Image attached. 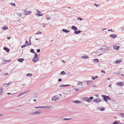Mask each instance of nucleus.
I'll list each match as a JSON object with an SVG mask.
<instances>
[{"label":"nucleus","instance_id":"nucleus-1","mask_svg":"<svg viewBox=\"0 0 124 124\" xmlns=\"http://www.w3.org/2000/svg\"><path fill=\"white\" fill-rule=\"evenodd\" d=\"M109 47H108L106 46H103L101 48L100 50L102 51H107L108 50L110 49Z\"/></svg>","mask_w":124,"mask_h":124},{"label":"nucleus","instance_id":"nucleus-2","mask_svg":"<svg viewBox=\"0 0 124 124\" xmlns=\"http://www.w3.org/2000/svg\"><path fill=\"white\" fill-rule=\"evenodd\" d=\"M38 55L37 54L35 53L34 58L32 59V61L34 62H35L39 60V57H38Z\"/></svg>","mask_w":124,"mask_h":124},{"label":"nucleus","instance_id":"nucleus-3","mask_svg":"<svg viewBox=\"0 0 124 124\" xmlns=\"http://www.w3.org/2000/svg\"><path fill=\"white\" fill-rule=\"evenodd\" d=\"M41 112V111H40V110L37 111H35L34 112H33L31 113L30 114L32 115H37L39 114Z\"/></svg>","mask_w":124,"mask_h":124},{"label":"nucleus","instance_id":"nucleus-4","mask_svg":"<svg viewBox=\"0 0 124 124\" xmlns=\"http://www.w3.org/2000/svg\"><path fill=\"white\" fill-rule=\"evenodd\" d=\"M82 99L84 101H87L88 102H89L91 101V100L87 97H83L82 98Z\"/></svg>","mask_w":124,"mask_h":124},{"label":"nucleus","instance_id":"nucleus-5","mask_svg":"<svg viewBox=\"0 0 124 124\" xmlns=\"http://www.w3.org/2000/svg\"><path fill=\"white\" fill-rule=\"evenodd\" d=\"M102 100L101 99H100L99 98H97L96 99H94L93 101L97 103H98L100 102Z\"/></svg>","mask_w":124,"mask_h":124},{"label":"nucleus","instance_id":"nucleus-6","mask_svg":"<svg viewBox=\"0 0 124 124\" xmlns=\"http://www.w3.org/2000/svg\"><path fill=\"white\" fill-rule=\"evenodd\" d=\"M37 15L39 16H42L43 15V14H41V11H39L38 10H37Z\"/></svg>","mask_w":124,"mask_h":124},{"label":"nucleus","instance_id":"nucleus-7","mask_svg":"<svg viewBox=\"0 0 124 124\" xmlns=\"http://www.w3.org/2000/svg\"><path fill=\"white\" fill-rule=\"evenodd\" d=\"M58 99V98L56 96H54L52 98L51 100L56 101Z\"/></svg>","mask_w":124,"mask_h":124},{"label":"nucleus","instance_id":"nucleus-8","mask_svg":"<svg viewBox=\"0 0 124 124\" xmlns=\"http://www.w3.org/2000/svg\"><path fill=\"white\" fill-rule=\"evenodd\" d=\"M97 108L98 109L101 111H103L105 110V108L104 107H98Z\"/></svg>","mask_w":124,"mask_h":124},{"label":"nucleus","instance_id":"nucleus-9","mask_svg":"<svg viewBox=\"0 0 124 124\" xmlns=\"http://www.w3.org/2000/svg\"><path fill=\"white\" fill-rule=\"evenodd\" d=\"M92 82V80H87L86 82L87 85H88L91 84Z\"/></svg>","mask_w":124,"mask_h":124},{"label":"nucleus","instance_id":"nucleus-10","mask_svg":"<svg viewBox=\"0 0 124 124\" xmlns=\"http://www.w3.org/2000/svg\"><path fill=\"white\" fill-rule=\"evenodd\" d=\"M124 83L121 82H118L117 83V85L118 86H122L124 85Z\"/></svg>","mask_w":124,"mask_h":124},{"label":"nucleus","instance_id":"nucleus-11","mask_svg":"<svg viewBox=\"0 0 124 124\" xmlns=\"http://www.w3.org/2000/svg\"><path fill=\"white\" fill-rule=\"evenodd\" d=\"M72 29L74 30L75 31H76L78 30V29L76 27L74 26H72L71 27Z\"/></svg>","mask_w":124,"mask_h":124},{"label":"nucleus","instance_id":"nucleus-12","mask_svg":"<svg viewBox=\"0 0 124 124\" xmlns=\"http://www.w3.org/2000/svg\"><path fill=\"white\" fill-rule=\"evenodd\" d=\"M102 96L104 100L106 102H107L108 101L107 100V96L105 95H102Z\"/></svg>","mask_w":124,"mask_h":124},{"label":"nucleus","instance_id":"nucleus-13","mask_svg":"<svg viewBox=\"0 0 124 124\" xmlns=\"http://www.w3.org/2000/svg\"><path fill=\"white\" fill-rule=\"evenodd\" d=\"M72 102L77 104H79L81 102V101L78 100L74 101H72Z\"/></svg>","mask_w":124,"mask_h":124},{"label":"nucleus","instance_id":"nucleus-14","mask_svg":"<svg viewBox=\"0 0 124 124\" xmlns=\"http://www.w3.org/2000/svg\"><path fill=\"white\" fill-rule=\"evenodd\" d=\"M119 48V46H114L113 47V48L116 50H118Z\"/></svg>","mask_w":124,"mask_h":124},{"label":"nucleus","instance_id":"nucleus-15","mask_svg":"<svg viewBox=\"0 0 124 124\" xmlns=\"http://www.w3.org/2000/svg\"><path fill=\"white\" fill-rule=\"evenodd\" d=\"M3 92V89L1 87L0 88V96L1 95Z\"/></svg>","mask_w":124,"mask_h":124},{"label":"nucleus","instance_id":"nucleus-16","mask_svg":"<svg viewBox=\"0 0 124 124\" xmlns=\"http://www.w3.org/2000/svg\"><path fill=\"white\" fill-rule=\"evenodd\" d=\"M3 60L4 61V64H5L7 62H9L11 61L10 60H5L3 59Z\"/></svg>","mask_w":124,"mask_h":124},{"label":"nucleus","instance_id":"nucleus-17","mask_svg":"<svg viewBox=\"0 0 124 124\" xmlns=\"http://www.w3.org/2000/svg\"><path fill=\"white\" fill-rule=\"evenodd\" d=\"M29 91H26L25 92H24V93H23H23H20V94H19V95L17 96V97H19L20 96H21V95L23 94H24L26 93H27Z\"/></svg>","mask_w":124,"mask_h":124},{"label":"nucleus","instance_id":"nucleus-18","mask_svg":"<svg viewBox=\"0 0 124 124\" xmlns=\"http://www.w3.org/2000/svg\"><path fill=\"white\" fill-rule=\"evenodd\" d=\"M31 13V12L30 11H25L24 12L25 14L27 15L30 14Z\"/></svg>","mask_w":124,"mask_h":124},{"label":"nucleus","instance_id":"nucleus-19","mask_svg":"<svg viewBox=\"0 0 124 124\" xmlns=\"http://www.w3.org/2000/svg\"><path fill=\"white\" fill-rule=\"evenodd\" d=\"M24 60V59L23 58H20L19 59H18L17 60V61H18L19 62H22Z\"/></svg>","mask_w":124,"mask_h":124},{"label":"nucleus","instance_id":"nucleus-20","mask_svg":"<svg viewBox=\"0 0 124 124\" xmlns=\"http://www.w3.org/2000/svg\"><path fill=\"white\" fill-rule=\"evenodd\" d=\"M110 36L112 38H115L116 37L117 35H116L112 34L110 35Z\"/></svg>","mask_w":124,"mask_h":124},{"label":"nucleus","instance_id":"nucleus-21","mask_svg":"<svg viewBox=\"0 0 124 124\" xmlns=\"http://www.w3.org/2000/svg\"><path fill=\"white\" fill-rule=\"evenodd\" d=\"M3 49L5 50L7 52H8L9 51V49L6 47H3Z\"/></svg>","mask_w":124,"mask_h":124},{"label":"nucleus","instance_id":"nucleus-22","mask_svg":"<svg viewBox=\"0 0 124 124\" xmlns=\"http://www.w3.org/2000/svg\"><path fill=\"white\" fill-rule=\"evenodd\" d=\"M51 107L50 106H43V108H45L46 109L49 108Z\"/></svg>","mask_w":124,"mask_h":124},{"label":"nucleus","instance_id":"nucleus-23","mask_svg":"<svg viewBox=\"0 0 124 124\" xmlns=\"http://www.w3.org/2000/svg\"><path fill=\"white\" fill-rule=\"evenodd\" d=\"M70 85H60L59 86L60 87H65L66 86H69Z\"/></svg>","mask_w":124,"mask_h":124},{"label":"nucleus","instance_id":"nucleus-24","mask_svg":"<svg viewBox=\"0 0 124 124\" xmlns=\"http://www.w3.org/2000/svg\"><path fill=\"white\" fill-rule=\"evenodd\" d=\"M98 78V77L97 76H96L95 77H94L93 76H92L91 78L93 80H95L97 78Z\"/></svg>","mask_w":124,"mask_h":124},{"label":"nucleus","instance_id":"nucleus-25","mask_svg":"<svg viewBox=\"0 0 124 124\" xmlns=\"http://www.w3.org/2000/svg\"><path fill=\"white\" fill-rule=\"evenodd\" d=\"M81 32V31H74V33L76 34H78L80 33Z\"/></svg>","mask_w":124,"mask_h":124},{"label":"nucleus","instance_id":"nucleus-26","mask_svg":"<svg viewBox=\"0 0 124 124\" xmlns=\"http://www.w3.org/2000/svg\"><path fill=\"white\" fill-rule=\"evenodd\" d=\"M62 31H63L65 33H68L70 32L69 31L66 29H63L62 30Z\"/></svg>","mask_w":124,"mask_h":124},{"label":"nucleus","instance_id":"nucleus-27","mask_svg":"<svg viewBox=\"0 0 124 124\" xmlns=\"http://www.w3.org/2000/svg\"><path fill=\"white\" fill-rule=\"evenodd\" d=\"M93 61L94 62H98L99 61L98 60V59H94L93 60Z\"/></svg>","mask_w":124,"mask_h":124},{"label":"nucleus","instance_id":"nucleus-28","mask_svg":"<svg viewBox=\"0 0 124 124\" xmlns=\"http://www.w3.org/2000/svg\"><path fill=\"white\" fill-rule=\"evenodd\" d=\"M121 62L120 60H117L115 62V63L116 64H118Z\"/></svg>","mask_w":124,"mask_h":124},{"label":"nucleus","instance_id":"nucleus-29","mask_svg":"<svg viewBox=\"0 0 124 124\" xmlns=\"http://www.w3.org/2000/svg\"><path fill=\"white\" fill-rule=\"evenodd\" d=\"M10 84V83H9L8 84H3V85L5 86H8Z\"/></svg>","mask_w":124,"mask_h":124},{"label":"nucleus","instance_id":"nucleus-30","mask_svg":"<svg viewBox=\"0 0 124 124\" xmlns=\"http://www.w3.org/2000/svg\"><path fill=\"white\" fill-rule=\"evenodd\" d=\"M60 74L61 75H64L65 74H66V73L64 71H63L61 72Z\"/></svg>","mask_w":124,"mask_h":124},{"label":"nucleus","instance_id":"nucleus-31","mask_svg":"<svg viewBox=\"0 0 124 124\" xmlns=\"http://www.w3.org/2000/svg\"><path fill=\"white\" fill-rule=\"evenodd\" d=\"M32 74L30 73H28L27 74V76L31 77L32 76Z\"/></svg>","mask_w":124,"mask_h":124},{"label":"nucleus","instance_id":"nucleus-32","mask_svg":"<svg viewBox=\"0 0 124 124\" xmlns=\"http://www.w3.org/2000/svg\"><path fill=\"white\" fill-rule=\"evenodd\" d=\"M3 28V30H5L8 29V27L7 26H4Z\"/></svg>","mask_w":124,"mask_h":124},{"label":"nucleus","instance_id":"nucleus-33","mask_svg":"<svg viewBox=\"0 0 124 124\" xmlns=\"http://www.w3.org/2000/svg\"><path fill=\"white\" fill-rule=\"evenodd\" d=\"M30 52L31 53H34V50L33 49H31Z\"/></svg>","mask_w":124,"mask_h":124},{"label":"nucleus","instance_id":"nucleus-34","mask_svg":"<svg viewBox=\"0 0 124 124\" xmlns=\"http://www.w3.org/2000/svg\"><path fill=\"white\" fill-rule=\"evenodd\" d=\"M83 84V82H78V84L79 85H82Z\"/></svg>","mask_w":124,"mask_h":124},{"label":"nucleus","instance_id":"nucleus-35","mask_svg":"<svg viewBox=\"0 0 124 124\" xmlns=\"http://www.w3.org/2000/svg\"><path fill=\"white\" fill-rule=\"evenodd\" d=\"M35 108H43V106L39 107H35Z\"/></svg>","mask_w":124,"mask_h":124},{"label":"nucleus","instance_id":"nucleus-36","mask_svg":"<svg viewBox=\"0 0 124 124\" xmlns=\"http://www.w3.org/2000/svg\"><path fill=\"white\" fill-rule=\"evenodd\" d=\"M31 42L30 39H29V41L28 44V46L31 45Z\"/></svg>","mask_w":124,"mask_h":124},{"label":"nucleus","instance_id":"nucleus-37","mask_svg":"<svg viewBox=\"0 0 124 124\" xmlns=\"http://www.w3.org/2000/svg\"><path fill=\"white\" fill-rule=\"evenodd\" d=\"M107 100H110L111 99L109 97V96H107Z\"/></svg>","mask_w":124,"mask_h":124},{"label":"nucleus","instance_id":"nucleus-38","mask_svg":"<svg viewBox=\"0 0 124 124\" xmlns=\"http://www.w3.org/2000/svg\"><path fill=\"white\" fill-rule=\"evenodd\" d=\"M71 119H72V118H63V119L65 120H70Z\"/></svg>","mask_w":124,"mask_h":124},{"label":"nucleus","instance_id":"nucleus-39","mask_svg":"<svg viewBox=\"0 0 124 124\" xmlns=\"http://www.w3.org/2000/svg\"><path fill=\"white\" fill-rule=\"evenodd\" d=\"M77 19L80 20H83V19L82 18L80 17H78L77 18Z\"/></svg>","mask_w":124,"mask_h":124},{"label":"nucleus","instance_id":"nucleus-40","mask_svg":"<svg viewBox=\"0 0 124 124\" xmlns=\"http://www.w3.org/2000/svg\"><path fill=\"white\" fill-rule=\"evenodd\" d=\"M118 123L116 121H114L113 123V124H118Z\"/></svg>","mask_w":124,"mask_h":124},{"label":"nucleus","instance_id":"nucleus-41","mask_svg":"<svg viewBox=\"0 0 124 124\" xmlns=\"http://www.w3.org/2000/svg\"><path fill=\"white\" fill-rule=\"evenodd\" d=\"M26 46V45L25 44L24 45L21 46V47L22 48H23V47Z\"/></svg>","mask_w":124,"mask_h":124},{"label":"nucleus","instance_id":"nucleus-42","mask_svg":"<svg viewBox=\"0 0 124 124\" xmlns=\"http://www.w3.org/2000/svg\"><path fill=\"white\" fill-rule=\"evenodd\" d=\"M82 58H84V59H86V58H87V57L86 56H83V57H82Z\"/></svg>","mask_w":124,"mask_h":124},{"label":"nucleus","instance_id":"nucleus-43","mask_svg":"<svg viewBox=\"0 0 124 124\" xmlns=\"http://www.w3.org/2000/svg\"><path fill=\"white\" fill-rule=\"evenodd\" d=\"M120 115L122 116L123 117H124V113H121L120 114Z\"/></svg>","mask_w":124,"mask_h":124},{"label":"nucleus","instance_id":"nucleus-44","mask_svg":"<svg viewBox=\"0 0 124 124\" xmlns=\"http://www.w3.org/2000/svg\"><path fill=\"white\" fill-rule=\"evenodd\" d=\"M93 99V97H89V99L90 100H92Z\"/></svg>","mask_w":124,"mask_h":124},{"label":"nucleus","instance_id":"nucleus-45","mask_svg":"<svg viewBox=\"0 0 124 124\" xmlns=\"http://www.w3.org/2000/svg\"><path fill=\"white\" fill-rule=\"evenodd\" d=\"M40 50L39 49H37V52L38 53H39L40 52Z\"/></svg>","mask_w":124,"mask_h":124},{"label":"nucleus","instance_id":"nucleus-46","mask_svg":"<svg viewBox=\"0 0 124 124\" xmlns=\"http://www.w3.org/2000/svg\"><path fill=\"white\" fill-rule=\"evenodd\" d=\"M41 33V32L40 31H38L37 33L36 34H40Z\"/></svg>","mask_w":124,"mask_h":124},{"label":"nucleus","instance_id":"nucleus-47","mask_svg":"<svg viewBox=\"0 0 124 124\" xmlns=\"http://www.w3.org/2000/svg\"><path fill=\"white\" fill-rule=\"evenodd\" d=\"M62 79L61 78H59V79H58V82H60V81H62Z\"/></svg>","mask_w":124,"mask_h":124},{"label":"nucleus","instance_id":"nucleus-48","mask_svg":"<svg viewBox=\"0 0 124 124\" xmlns=\"http://www.w3.org/2000/svg\"><path fill=\"white\" fill-rule=\"evenodd\" d=\"M28 44V42L27 41H26L25 42V45L27 46V45Z\"/></svg>","mask_w":124,"mask_h":124},{"label":"nucleus","instance_id":"nucleus-49","mask_svg":"<svg viewBox=\"0 0 124 124\" xmlns=\"http://www.w3.org/2000/svg\"><path fill=\"white\" fill-rule=\"evenodd\" d=\"M43 26L44 27H45V24H43Z\"/></svg>","mask_w":124,"mask_h":124},{"label":"nucleus","instance_id":"nucleus-50","mask_svg":"<svg viewBox=\"0 0 124 124\" xmlns=\"http://www.w3.org/2000/svg\"><path fill=\"white\" fill-rule=\"evenodd\" d=\"M94 5L95 6H96V7H98L99 6V5L96 4L95 3H94Z\"/></svg>","mask_w":124,"mask_h":124},{"label":"nucleus","instance_id":"nucleus-51","mask_svg":"<svg viewBox=\"0 0 124 124\" xmlns=\"http://www.w3.org/2000/svg\"><path fill=\"white\" fill-rule=\"evenodd\" d=\"M11 5H15V3H11Z\"/></svg>","mask_w":124,"mask_h":124},{"label":"nucleus","instance_id":"nucleus-52","mask_svg":"<svg viewBox=\"0 0 124 124\" xmlns=\"http://www.w3.org/2000/svg\"><path fill=\"white\" fill-rule=\"evenodd\" d=\"M108 31H113V30H112V29H109V30Z\"/></svg>","mask_w":124,"mask_h":124},{"label":"nucleus","instance_id":"nucleus-53","mask_svg":"<svg viewBox=\"0 0 124 124\" xmlns=\"http://www.w3.org/2000/svg\"><path fill=\"white\" fill-rule=\"evenodd\" d=\"M74 89H75V90H76V91H78V89H77V88H74Z\"/></svg>","mask_w":124,"mask_h":124},{"label":"nucleus","instance_id":"nucleus-54","mask_svg":"<svg viewBox=\"0 0 124 124\" xmlns=\"http://www.w3.org/2000/svg\"><path fill=\"white\" fill-rule=\"evenodd\" d=\"M101 72H102V73H105V72L104 71V70H102L101 71Z\"/></svg>","mask_w":124,"mask_h":124},{"label":"nucleus","instance_id":"nucleus-55","mask_svg":"<svg viewBox=\"0 0 124 124\" xmlns=\"http://www.w3.org/2000/svg\"><path fill=\"white\" fill-rule=\"evenodd\" d=\"M46 18L48 20L50 19V17H46Z\"/></svg>","mask_w":124,"mask_h":124},{"label":"nucleus","instance_id":"nucleus-56","mask_svg":"<svg viewBox=\"0 0 124 124\" xmlns=\"http://www.w3.org/2000/svg\"><path fill=\"white\" fill-rule=\"evenodd\" d=\"M10 37H7V39H10Z\"/></svg>","mask_w":124,"mask_h":124},{"label":"nucleus","instance_id":"nucleus-57","mask_svg":"<svg viewBox=\"0 0 124 124\" xmlns=\"http://www.w3.org/2000/svg\"><path fill=\"white\" fill-rule=\"evenodd\" d=\"M62 61L64 63H65V62L63 60H62Z\"/></svg>","mask_w":124,"mask_h":124},{"label":"nucleus","instance_id":"nucleus-58","mask_svg":"<svg viewBox=\"0 0 124 124\" xmlns=\"http://www.w3.org/2000/svg\"><path fill=\"white\" fill-rule=\"evenodd\" d=\"M108 87H111V84H110L108 86Z\"/></svg>","mask_w":124,"mask_h":124},{"label":"nucleus","instance_id":"nucleus-59","mask_svg":"<svg viewBox=\"0 0 124 124\" xmlns=\"http://www.w3.org/2000/svg\"><path fill=\"white\" fill-rule=\"evenodd\" d=\"M7 94H11L10 93H7Z\"/></svg>","mask_w":124,"mask_h":124},{"label":"nucleus","instance_id":"nucleus-60","mask_svg":"<svg viewBox=\"0 0 124 124\" xmlns=\"http://www.w3.org/2000/svg\"><path fill=\"white\" fill-rule=\"evenodd\" d=\"M33 100H34V101H35V102L36 101V99H34Z\"/></svg>","mask_w":124,"mask_h":124},{"label":"nucleus","instance_id":"nucleus-61","mask_svg":"<svg viewBox=\"0 0 124 124\" xmlns=\"http://www.w3.org/2000/svg\"><path fill=\"white\" fill-rule=\"evenodd\" d=\"M8 75V74L7 73H6L4 75Z\"/></svg>","mask_w":124,"mask_h":124},{"label":"nucleus","instance_id":"nucleus-62","mask_svg":"<svg viewBox=\"0 0 124 124\" xmlns=\"http://www.w3.org/2000/svg\"><path fill=\"white\" fill-rule=\"evenodd\" d=\"M106 29V28H104V29H103L102 30V31H104V30H105Z\"/></svg>","mask_w":124,"mask_h":124},{"label":"nucleus","instance_id":"nucleus-63","mask_svg":"<svg viewBox=\"0 0 124 124\" xmlns=\"http://www.w3.org/2000/svg\"><path fill=\"white\" fill-rule=\"evenodd\" d=\"M121 75H122V76H124V75L123 74H121Z\"/></svg>","mask_w":124,"mask_h":124},{"label":"nucleus","instance_id":"nucleus-64","mask_svg":"<svg viewBox=\"0 0 124 124\" xmlns=\"http://www.w3.org/2000/svg\"><path fill=\"white\" fill-rule=\"evenodd\" d=\"M35 39L36 40H38V39L37 38H35Z\"/></svg>","mask_w":124,"mask_h":124}]
</instances>
